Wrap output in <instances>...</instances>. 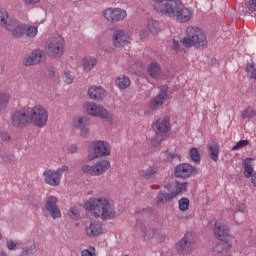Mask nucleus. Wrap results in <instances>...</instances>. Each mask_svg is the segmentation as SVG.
Masks as SVG:
<instances>
[{
  "mask_svg": "<svg viewBox=\"0 0 256 256\" xmlns=\"http://www.w3.org/2000/svg\"><path fill=\"white\" fill-rule=\"evenodd\" d=\"M181 43L187 49H207L209 41L207 40V34L203 29L198 26H188L186 28V36L181 40Z\"/></svg>",
  "mask_w": 256,
  "mask_h": 256,
  "instance_id": "nucleus-2",
  "label": "nucleus"
},
{
  "mask_svg": "<svg viewBox=\"0 0 256 256\" xmlns=\"http://www.w3.org/2000/svg\"><path fill=\"white\" fill-rule=\"evenodd\" d=\"M152 129L158 137H163V135L171 131V122L167 117L159 118L153 123Z\"/></svg>",
  "mask_w": 256,
  "mask_h": 256,
  "instance_id": "nucleus-15",
  "label": "nucleus"
},
{
  "mask_svg": "<svg viewBox=\"0 0 256 256\" xmlns=\"http://www.w3.org/2000/svg\"><path fill=\"white\" fill-rule=\"evenodd\" d=\"M174 199L175 196H173L171 190H169V192L162 191L156 196V203L157 205H165L169 203V201H173Z\"/></svg>",
  "mask_w": 256,
  "mask_h": 256,
  "instance_id": "nucleus-26",
  "label": "nucleus"
},
{
  "mask_svg": "<svg viewBox=\"0 0 256 256\" xmlns=\"http://www.w3.org/2000/svg\"><path fill=\"white\" fill-rule=\"evenodd\" d=\"M86 237H99L103 235V223L95 219L83 223Z\"/></svg>",
  "mask_w": 256,
  "mask_h": 256,
  "instance_id": "nucleus-11",
  "label": "nucleus"
},
{
  "mask_svg": "<svg viewBox=\"0 0 256 256\" xmlns=\"http://www.w3.org/2000/svg\"><path fill=\"white\" fill-rule=\"evenodd\" d=\"M11 100V95L9 92L0 91V113L5 111V108L9 106V101Z\"/></svg>",
  "mask_w": 256,
  "mask_h": 256,
  "instance_id": "nucleus-32",
  "label": "nucleus"
},
{
  "mask_svg": "<svg viewBox=\"0 0 256 256\" xmlns=\"http://www.w3.org/2000/svg\"><path fill=\"white\" fill-rule=\"evenodd\" d=\"M187 191V182H176L174 187L170 190L172 195L175 197H179V195H183Z\"/></svg>",
  "mask_w": 256,
  "mask_h": 256,
  "instance_id": "nucleus-27",
  "label": "nucleus"
},
{
  "mask_svg": "<svg viewBox=\"0 0 256 256\" xmlns=\"http://www.w3.org/2000/svg\"><path fill=\"white\" fill-rule=\"evenodd\" d=\"M25 5H37L41 0H24Z\"/></svg>",
  "mask_w": 256,
  "mask_h": 256,
  "instance_id": "nucleus-56",
  "label": "nucleus"
},
{
  "mask_svg": "<svg viewBox=\"0 0 256 256\" xmlns=\"http://www.w3.org/2000/svg\"><path fill=\"white\" fill-rule=\"evenodd\" d=\"M6 31L11 33L14 39H21L22 37H29L30 39H33V37H37V26L23 24L15 20L7 26Z\"/></svg>",
  "mask_w": 256,
  "mask_h": 256,
  "instance_id": "nucleus-3",
  "label": "nucleus"
},
{
  "mask_svg": "<svg viewBox=\"0 0 256 256\" xmlns=\"http://www.w3.org/2000/svg\"><path fill=\"white\" fill-rule=\"evenodd\" d=\"M233 241H221L213 247L214 255H225L231 251Z\"/></svg>",
  "mask_w": 256,
  "mask_h": 256,
  "instance_id": "nucleus-22",
  "label": "nucleus"
},
{
  "mask_svg": "<svg viewBox=\"0 0 256 256\" xmlns=\"http://www.w3.org/2000/svg\"><path fill=\"white\" fill-rule=\"evenodd\" d=\"M106 95L107 92H105V89H103L101 86H91L88 89V97H90V99H94L95 101L105 99Z\"/></svg>",
  "mask_w": 256,
  "mask_h": 256,
  "instance_id": "nucleus-21",
  "label": "nucleus"
},
{
  "mask_svg": "<svg viewBox=\"0 0 256 256\" xmlns=\"http://www.w3.org/2000/svg\"><path fill=\"white\" fill-rule=\"evenodd\" d=\"M169 90V87L161 86L159 94L150 101L149 107L153 111H157L163 103H165V99H167V91Z\"/></svg>",
  "mask_w": 256,
  "mask_h": 256,
  "instance_id": "nucleus-19",
  "label": "nucleus"
},
{
  "mask_svg": "<svg viewBox=\"0 0 256 256\" xmlns=\"http://www.w3.org/2000/svg\"><path fill=\"white\" fill-rule=\"evenodd\" d=\"M85 208L101 221H111L117 217L115 203L107 197L90 198L85 202Z\"/></svg>",
  "mask_w": 256,
  "mask_h": 256,
  "instance_id": "nucleus-1",
  "label": "nucleus"
},
{
  "mask_svg": "<svg viewBox=\"0 0 256 256\" xmlns=\"http://www.w3.org/2000/svg\"><path fill=\"white\" fill-rule=\"evenodd\" d=\"M156 173L157 171L153 166H150L148 169H142L139 171L140 177H143L144 179H151V177H153Z\"/></svg>",
  "mask_w": 256,
  "mask_h": 256,
  "instance_id": "nucleus-38",
  "label": "nucleus"
},
{
  "mask_svg": "<svg viewBox=\"0 0 256 256\" xmlns=\"http://www.w3.org/2000/svg\"><path fill=\"white\" fill-rule=\"evenodd\" d=\"M147 71H148L149 77H151L152 79H161V76L163 75V70L161 69V65L156 61L148 65Z\"/></svg>",
  "mask_w": 256,
  "mask_h": 256,
  "instance_id": "nucleus-24",
  "label": "nucleus"
},
{
  "mask_svg": "<svg viewBox=\"0 0 256 256\" xmlns=\"http://www.w3.org/2000/svg\"><path fill=\"white\" fill-rule=\"evenodd\" d=\"M180 211H187L189 209V200L187 198H182L178 202Z\"/></svg>",
  "mask_w": 256,
  "mask_h": 256,
  "instance_id": "nucleus-43",
  "label": "nucleus"
},
{
  "mask_svg": "<svg viewBox=\"0 0 256 256\" xmlns=\"http://www.w3.org/2000/svg\"><path fill=\"white\" fill-rule=\"evenodd\" d=\"M221 151V147L219 146V143L215 140H211L208 143V153L209 157L212 161L217 163L219 161V153Z\"/></svg>",
  "mask_w": 256,
  "mask_h": 256,
  "instance_id": "nucleus-23",
  "label": "nucleus"
},
{
  "mask_svg": "<svg viewBox=\"0 0 256 256\" xmlns=\"http://www.w3.org/2000/svg\"><path fill=\"white\" fill-rule=\"evenodd\" d=\"M142 233H143L144 241H149V239H153V237H155V235H157L158 231L155 228L143 227Z\"/></svg>",
  "mask_w": 256,
  "mask_h": 256,
  "instance_id": "nucleus-34",
  "label": "nucleus"
},
{
  "mask_svg": "<svg viewBox=\"0 0 256 256\" xmlns=\"http://www.w3.org/2000/svg\"><path fill=\"white\" fill-rule=\"evenodd\" d=\"M97 65V59L94 57L86 56L82 60V67L83 70L89 73V71H92L93 67Z\"/></svg>",
  "mask_w": 256,
  "mask_h": 256,
  "instance_id": "nucleus-28",
  "label": "nucleus"
},
{
  "mask_svg": "<svg viewBox=\"0 0 256 256\" xmlns=\"http://www.w3.org/2000/svg\"><path fill=\"white\" fill-rule=\"evenodd\" d=\"M173 50L176 52L181 51V42L173 40Z\"/></svg>",
  "mask_w": 256,
  "mask_h": 256,
  "instance_id": "nucleus-54",
  "label": "nucleus"
},
{
  "mask_svg": "<svg viewBox=\"0 0 256 256\" xmlns=\"http://www.w3.org/2000/svg\"><path fill=\"white\" fill-rule=\"evenodd\" d=\"M131 43V37L129 33L124 30H117L113 35V44L116 47H125Z\"/></svg>",
  "mask_w": 256,
  "mask_h": 256,
  "instance_id": "nucleus-20",
  "label": "nucleus"
},
{
  "mask_svg": "<svg viewBox=\"0 0 256 256\" xmlns=\"http://www.w3.org/2000/svg\"><path fill=\"white\" fill-rule=\"evenodd\" d=\"M139 37L140 39H147V37H149V32H147V30H141L139 32Z\"/></svg>",
  "mask_w": 256,
  "mask_h": 256,
  "instance_id": "nucleus-55",
  "label": "nucleus"
},
{
  "mask_svg": "<svg viewBox=\"0 0 256 256\" xmlns=\"http://www.w3.org/2000/svg\"><path fill=\"white\" fill-rule=\"evenodd\" d=\"M13 20L9 19V13L7 10L0 8V25L7 30V27L11 25Z\"/></svg>",
  "mask_w": 256,
  "mask_h": 256,
  "instance_id": "nucleus-30",
  "label": "nucleus"
},
{
  "mask_svg": "<svg viewBox=\"0 0 256 256\" xmlns=\"http://www.w3.org/2000/svg\"><path fill=\"white\" fill-rule=\"evenodd\" d=\"M102 15L109 23H119L127 19V11L121 8H107L102 12Z\"/></svg>",
  "mask_w": 256,
  "mask_h": 256,
  "instance_id": "nucleus-9",
  "label": "nucleus"
},
{
  "mask_svg": "<svg viewBox=\"0 0 256 256\" xmlns=\"http://www.w3.org/2000/svg\"><path fill=\"white\" fill-rule=\"evenodd\" d=\"M45 53L42 50H33L30 54L24 57L23 65L25 67H31V65H37L40 61H43Z\"/></svg>",
  "mask_w": 256,
  "mask_h": 256,
  "instance_id": "nucleus-18",
  "label": "nucleus"
},
{
  "mask_svg": "<svg viewBox=\"0 0 256 256\" xmlns=\"http://www.w3.org/2000/svg\"><path fill=\"white\" fill-rule=\"evenodd\" d=\"M0 256H7V252L5 250H0Z\"/></svg>",
  "mask_w": 256,
  "mask_h": 256,
  "instance_id": "nucleus-59",
  "label": "nucleus"
},
{
  "mask_svg": "<svg viewBox=\"0 0 256 256\" xmlns=\"http://www.w3.org/2000/svg\"><path fill=\"white\" fill-rule=\"evenodd\" d=\"M214 236L219 241H233V236L229 234V228L223 220L216 221L213 229Z\"/></svg>",
  "mask_w": 256,
  "mask_h": 256,
  "instance_id": "nucleus-14",
  "label": "nucleus"
},
{
  "mask_svg": "<svg viewBox=\"0 0 256 256\" xmlns=\"http://www.w3.org/2000/svg\"><path fill=\"white\" fill-rule=\"evenodd\" d=\"M109 155H111V144L107 141L94 140L88 146V161H95V159H102Z\"/></svg>",
  "mask_w": 256,
  "mask_h": 256,
  "instance_id": "nucleus-4",
  "label": "nucleus"
},
{
  "mask_svg": "<svg viewBox=\"0 0 256 256\" xmlns=\"http://www.w3.org/2000/svg\"><path fill=\"white\" fill-rule=\"evenodd\" d=\"M249 145V140H240L232 147V151H238V149H243V147H247Z\"/></svg>",
  "mask_w": 256,
  "mask_h": 256,
  "instance_id": "nucleus-45",
  "label": "nucleus"
},
{
  "mask_svg": "<svg viewBox=\"0 0 256 256\" xmlns=\"http://www.w3.org/2000/svg\"><path fill=\"white\" fill-rule=\"evenodd\" d=\"M68 216L70 217V219H78L79 218V210H77L75 208H70V210L68 212Z\"/></svg>",
  "mask_w": 256,
  "mask_h": 256,
  "instance_id": "nucleus-51",
  "label": "nucleus"
},
{
  "mask_svg": "<svg viewBox=\"0 0 256 256\" xmlns=\"http://www.w3.org/2000/svg\"><path fill=\"white\" fill-rule=\"evenodd\" d=\"M29 111L28 110H19L12 114L11 116V125L16 129H23L25 125H29Z\"/></svg>",
  "mask_w": 256,
  "mask_h": 256,
  "instance_id": "nucleus-13",
  "label": "nucleus"
},
{
  "mask_svg": "<svg viewBox=\"0 0 256 256\" xmlns=\"http://www.w3.org/2000/svg\"><path fill=\"white\" fill-rule=\"evenodd\" d=\"M191 247V234L187 233L183 239H181L176 244V251L178 253H183V251H188V249Z\"/></svg>",
  "mask_w": 256,
  "mask_h": 256,
  "instance_id": "nucleus-25",
  "label": "nucleus"
},
{
  "mask_svg": "<svg viewBox=\"0 0 256 256\" xmlns=\"http://www.w3.org/2000/svg\"><path fill=\"white\" fill-rule=\"evenodd\" d=\"M57 197L48 196L45 202V209L51 215L52 219H61V209L57 206Z\"/></svg>",
  "mask_w": 256,
  "mask_h": 256,
  "instance_id": "nucleus-16",
  "label": "nucleus"
},
{
  "mask_svg": "<svg viewBox=\"0 0 256 256\" xmlns=\"http://www.w3.org/2000/svg\"><path fill=\"white\" fill-rule=\"evenodd\" d=\"M77 150H78L77 145H72L68 149L69 153H77Z\"/></svg>",
  "mask_w": 256,
  "mask_h": 256,
  "instance_id": "nucleus-58",
  "label": "nucleus"
},
{
  "mask_svg": "<svg viewBox=\"0 0 256 256\" xmlns=\"http://www.w3.org/2000/svg\"><path fill=\"white\" fill-rule=\"evenodd\" d=\"M245 209H247V206H245V204H239L237 206V211H239L240 213H245Z\"/></svg>",
  "mask_w": 256,
  "mask_h": 256,
  "instance_id": "nucleus-57",
  "label": "nucleus"
},
{
  "mask_svg": "<svg viewBox=\"0 0 256 256\" xmlns=\"http://www.w3.org/2000/svg\"><path fill=\"white\" fill-rule=\"evenodd\" d=\"M82 173H85L86 175H91L92 177H98L97 176V169L95 165H89V164H84L81 167Z\"/></svg>",
  "mask_w": 256,
  "mask_h": 256,
  "instance_id": "nucleus-37",
  "label": "nucleus"
},
{
  "mask_svg": "<svg viewBox=\"0 0 256 256\" xmlns=\"http://www.w3.org/2000/svg\"><path fill=\"white\" fill-rule=\"evenodd\" d=\"M148 29L152 35H157L159 31H161V28L159 27V22L151 19L148 21Z\"/></svg>",
  "mask_w": 256,
  "mask_h": 256,
  "instance_id": "nucleus-39",
  "label": "nucleus"
},
{
  "mask_svg": "<svg viewBox=\"0 0 256 256\" xmlns=\"http://www.w3.org/2000/svg\"><path fill=\"white\" fill-rule=\"evenodd\" d=\"M47 53L54 59L65 55V39L62 36H52L47 41Z\"/></svg>",
  "mask_w": 256,
  "mask_h": 256,
  "instance_id": "nucleus-6",
  "label": "nucleus"
},
{
  "mask_svg": "<svg viewBox=\"0 0 256 256\" xmlns=\"http://www.w3.org/2000/svg\"><path fill=\"white\" fill-rule=\"evenodd\" d=\"M155 9L162 15H173V10L181 3V0H154Z\"/></svg>",
  "mask_w": 256,
  "mask_h": 256,
  "instance_id": "nucleus-12",
  "label": "nucleus"
},
{
  "mask_svg": "<svg viewBox=\"0 0 256 256\" xmlns=\"http://www.w3.org/2000/svg\"><path fill=\"white\" fill-rule=\"evenodd\" d=\"M1 239H3V236H2L1 233H0V241H1Z\"/></svg>",
  "mask_w": 256,
  "mask_h": 256,
  "instance_id": "nucleus-60",
  "label": "nucleus"
},
{
  "mask_svg": "<svg viewBox=\"0 0 256 256\" xmlns=\"http://www.w3.org/2000/svg\"><path fill=\"white\" fill-rule=\"evenodd\" d=\"M88 124H89V120L87 119V117L78 116L74 118L72 121V125L74 129H78V130L82 129V127H85Z\"/></svg>",
  "mask_w": 256,
  "mask_h": 256,
  "instance_id": "nucleus-33",
  "label": "nucleus"
},
{
  "mask_svg": "<svg viewBox=\"0 0 256 256\" xmlns=\"http://www.w3.org/2000/svg\"><path fill=\"white\" fill-rule=\"evenodd\" d=\"M46 77L49 79H59V73H57V70L55 68H48L46 72Z\"/></svg>",
  "mask_w": 256,
  "mask_h": 256,
  "instance_id": "nucleus-44",
  "label": "nucleus"
},
{
  "mask_svg": "<svg viewBox=\"0 0 256 256\" xmlns=\"http://www.w3.org/2000/svg\"><path fill=\"white\" fill-rule=\"evenodd\" d=\"M37 252V244L33 243L30 246H26L22 249L23 256L34 255Z\"/></svg>",
  "mask_w": 256,
  "mask_h": 256,
  "instance_id": "nucleus-40",
  "label": "nucleus"
},
{
  "mask_svg": "<svg viewBox=\"0 0 256 256\" xmlns=\"http://www.w3.org/2000/svg\"><path fill=\"white\" fill-rule=\"evenodd\" d=\"M251 161H253V159L251 158H247L244 162V176L249 179V177H253V166H251Z\"/></svg>",
  "mask_w": 256,
  "mask_h": 256,
  "instance_id": "nucleus-36",
  "label": "nucleus"
},
{
  "mask_svg": "<svg viewBox=\"0 0 256 256\" xmlns=\"http://www.w3.org/2000/svg\"><path fill=\"white\" fill-rule=\"evenodd\" d=\"M19 241L17 240H12L9 239L6 241V247L9 251H17L18 247H19Z\"/></svg>",
  "mask_w": 256,
  "mask_h": 256,
  "instance_id": "nucleus-42",
  "label": "nucleus"
},
{
  "mask_svg": "<svg viewBox=\"0 0 256 256\" xmlns=\"http://www.w3.org/2000/svg\"><path fill=\"white\" fill-rule=\"evenodd\" d=\"M81 255L82 256H97V254L95 253V247L89 246L88 249L82 250Z\"/></svg>",
  "mask_w": 256,
  "mask_h": 256,
  "instance_id": "nucleus-47",
  "label": "nucleus"
},
{
  "mask_svg": "<svg viewBox=\"0 0 256 256\" xmlns=\"http://www.w3.org/2000/svg\"><path fill=\"white\" fill-rule=\"evenodd\" d=\"M190 159L195 163L196 165H199L201 163V153L199 152L198 148H191L189 151Z\"/></svg>",
  "mask_w": 256,
  "mask_h": 256,
  "instance_id": "nucleus-35",
  "label": "nucleus"
},
{
  "mask_svg": "<svg viewBox=\"0 0 256 256\" xmlns=\"http://www.w3.org/2000/svg\"><path fill=\"white\" fill-rule=\"evenodd\" d=\"M62 79H63L64 83H66L67 85H71V83H73V76L71 75V72H69V71H65L63 73Z\"/></svg>",
  "mask_w": 256,
  "mask_h": 256,
  "instance_id": "nucleus-46",
  "label": "nucleus"
},
{
  "mask_svg": "<svg viewBox=\"0 0 256 256\" xmlns=\"http://www.w3.org/2000/svg\"><path fill=\"white\" fill-rule=\"evenodd\" d=\"M84 110L86 115L91 117H99L100 119H111L109 111L105 109L102 105H99L95 102H86L84 104Z\"/></svg>",
  "mask_w": 256,
  "mask_h": 256,
  "instance_id": "nucleus-8",
  "label": "nucleus"
},
{
  "mask_svg": "<svg viewBox=\"0 0 256 256\" xmlns=\"http://www.w3.org/2000/svg\"><path fill=\"white\" fill-rule=\"evenodd\" d=\"M97 176L103 175L108 169L111 168V162L108 160H100L95 164Z\"/></svg>",
  "mask_w": 256,
  "mask_h": 256,
  "instance_id": "nucleus-29",
  "label": "nucleus"
},
{
  "mask_svg": "<svg viewBox=\"0 0 256 256\" xmlns=\"http://www.w3.org/2000/svg\"><path fill=\"white\" fill-rule=\"evenodd\" d=\"M194 171H196V168L193 167V165L189 163H182L176 166L174 175L180 179H187L193 175Z\"/></svg>",
  "mask_w": 256,
  "mask_h": 256,
  "instance_id": "nucleus-17",
  "label": "nucleus"
},
{
  "mask_svg": "<svg viewBox=\"0 0 256 256\" xmlns=\"http://www.w3.org/2000/svg\"><path fill=\"white\" fill-rule=\"evenodd\" d=\"M246 71H247V73L251 74L250 78L251 79H255V81H256V69H255V66H253V64H247L246 65Z\"/></svg>",
  "mask_w": 256,
  "mask_h": 256,
  "instance_id": "nucleus-48",
  "label": "nucleus"
},
{
  "mask_svg": "<svg viewBox=\"0 0 256 256\" xmlns=\"http://www.w3.org/2000/svg\"><path fill=\"white\" fill-rule=\"evenodd\" d=\"M249 11H256V0H250L248 2Z\"/></svg>",
  "mask_w": 256,
  "mask_h": 256,
  "instance_id": "nucleus-53",
  "label": "nucleus"
},
{
  "mask_svg": "<svg viewBox=\"0 0 256 256\" xmlns=\"http://www.w3.org/2000/svg\"><path fill=\"white\" fill-rule=\"evenodd\" d=\"M115 85L119 87V89H127V87L131 86V80L129 77L122 75L116 78Z\"/></svg>",
  "mask_w": 256,
  "mask_h": 256,
  "instance_id": "nucleus-31",
  "label": "nucleus"
},
{
  "mask_svg": "<svg viewBox=\"0 0 256 256\" xmlns=\"http://www.w3.org/2000/svg\"><path fill=\"white\" fill-rule=\"evenodd\" d=\"M172 14H166L168 17H176L180 23H187L193 17V10L190 8H183L181 2L172 10Z\"/></svg>",
  "mask_w": 256,
  "mask_h": 256,
  "instance_id": "nucleus-10",
  "label": "nucleus"
},
{
  "mask_svg": "<svg viewBox=\"0 0 256 256\" xmlns=\"http://www.w3.org/2000/svg\"><path fill=\"white\" fill-rule=\"evenodd\" d=\"M69 171V166L63 165L60 168L53 170V169H46L43 172L44 183L46 185H50V187H59L61 185V179H63V174Z\"/></svg>",
  "mask_w": 256,
  "mask_h": 256,
  "instance_id": "nucleus-7",
  "label": "nucleus"
},
{
  "mask_svg": "<svg viewBox=\"0 0 256 256\" xmlns=\"http://www.w3.org/2000/svg\"><path fill=\"white\" fill-rule=\"evenodd\" d=\"M28 111V119L30 124L34 125L35 127L43 128L47 125V121L49 119V112L47 109L41 105H36Z\"/></svg>",
  "mask_w": 256,
  "mask_h": 256,
  "instance_id": "nucleus-5",
  "label": "nucleus"
},
{
  "mask_svg": "<svg viewBox=\"0 0 256 256\" xmlns=\"http://www.w3.org/2000/svg\"><path fill=\"white\" fill-rule=\"evenodd\" d=\"M0 139L4 141V143H9V141H11V136L7 132H1Z\"/></svg>",
  "mask_w": 256,
  "mask_h": 256,
  "instance_id": "nucleus-52",
  "label": "nucleus"
},
{
  "mask_svg": "<svg viewBox=\"0 0 256 256\" xmlns=\"http://www.w3.org/2000/svg\"><path fill=\"white\" fill-rule=\"evenodd\" d=\"M1 157L5 163H11L12 161H15V155L11 153H4L1 155Z\"/></svg>",
  "mask_w": 256,
  "mask_h": 256,
  "instance_id": "nucleus-50",
  "label": "nucleus"
},
{
  "mask_svg": "<svg viewBox=\"0 0 256 256\" xmlns=\"http://www.w3.org/2000/svg\"><path fill=\"white\" fill-rule=\"evenodd\" d=\"M80 131V137H89V133L91 129L89 128V123L83 126L82 128L79 129Z\"/></svg>",
  "mask_w": 256,
  "mask_h": 256,
  "instance_id": "nucleus-49",
  "label": "nucleus"
},
{
  "mask_svg": "<svg viewBox=\"0 0 256 256\" xmlns=\"http://www.w3.org/2000/svg\"><path fill=\"white\" fill-rule=\"evenodd\" d=\"M242 119H253V117H256V111L253 109V107H248L241 113Z\"/></svg>",
  "mask_w": 256,
  "mask_h": 256,
  "instance_id": "nucleus-41",
  "label": "nucleus"
}]
</instances>
